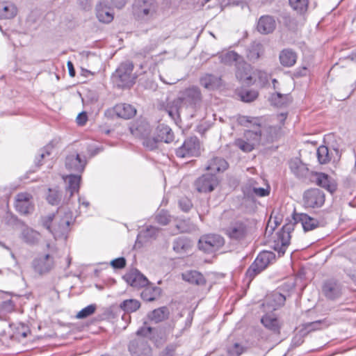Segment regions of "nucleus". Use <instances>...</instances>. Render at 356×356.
Instances as JSON below:
<instances>
[{"instance_id":"54","label":"nucleus","mask_w":356,"mask_h":356,"mask_svg":"<svg viewBox=\"0 0 356 356\" xmlns=\"http://www.w3.org/2000/svg\"><path fill=\"white\" fill-rule=\"evenodd\" d=\"M189 229L188 222L185 220H178L175 224V230L172 232L175 235L179 232H186Z\"/></svg>"},{"instance_id":"32","label":"nucleus","mask_w":356,"mask_h":356,"mask_svg":"<svg viewBox=\"0 0 356 356\" xmlns=\"http://www.w3.org/2000/svg\"><path fill=\"white\" fill-rule=\"evenodd\" d=\"M156 131L160 141L169 143L174 140V134L170 127L163 124H159L157 127Z\"/></svg>"},{"instance_id":"64","label":"nucleus","mask_w":356,"mask_h":356,"mask_svg":"<svg viewBox=\"0 0 356 356\" xmlns=\"http://www.w3.org/2000/svg\"><path fill=\"white\" fill-rule=\"evenodd\" d=\"M87 119H88V118H87L86 113L83 112V113H79L77 115L76 122L79 125H83L86 122Z\"/></svg>"},{"instance_id":"22","label":"nucleus","mask_w":356,"mask_h":356,"mask_svg":"<svg viewBox=\"0 0 356 356\" xmlns=\"http://www.w3.org/2000/svg\"><path fill=\"white\" fill-rule=\"evenodd\" d=\"M159 229L154 226H149L145 229L139 232L136 239V245H143L156 238L159 233Z\"/></svg>"},{"instance_id":"42","label":"nucleus","mask_w":356,"mask_h":356,"mask_svg":"<svg viewBox=\"0 0 356 356\" xmlns=\"http://www.w3.org/2000/svg\"><path fill=\"white\" fill-rule=\"evenodd\" d=\"M271 104L277 107H281L286 105L290 101V97L289 95H283L280 92H275L272 94L269 99Z\"/></svg>"},{"instance_id":"29","label":"nucleus","mask_w":356,"mask_h":356,"mask_svg":"<svg viewBox=\"0 0 356 356\" xmlns=\"http://www.w3.org/2000/svg\"><path fill=\"white\" fill-rule=\"evenodd\" d=\"M66 185L67 191L70 192V196L79 190L81 177L80 175H69L63 177Z\"/></svg>"},{"instance_id":"28","label":"nucleus","mask_w":356,"mask_h":356,"mask_svg":"<svg viewBox=\"0 0 356 356\" xmlns=\"http://www.w3.org/2000/svg\"><path fill=\"white\" fill-rule=\"evenodd\" d=\"M21 237L25 243L34 245L39 242L41 235L36 230L29 227H25L22 231Z\"/></svg>"},{"instance_id":"40","label":"nucleus","mask_w":356,"mask_h":356,"mask_svg":"<svg viewBox=\"0 0 356 356\" xmlns=\"http://www.w3.org/2000/svg\"><path fill=\"white\" fill-rule=\"evenodd\" d=\"M290 235L288 232L282 233L278 238V243L275 247V250L278 252L280 255L284 254L286 248L289 245Z\"/></svg>"},{"instance_id":"44","label":"nucleus","mask_w":356,"mask_h":356,"mask_svg":"<svg viewBox=\"0 0 356 356\" xmlns=\"http://www.w3.org/2000/svg\"><path fill=\"white\" fill-rule=\"evenodd\" d=\"M290 6L298 13L307 11L309 0H289Z\"/></svg>"},{"instance_id":"4","label":"nucleus","mask_w":356,"mask_h":356,"mask_svg":"<svg viewBox=\"0 0 356 356\" xmlns=\"http://www.w3.org/2000/svg\"><path fill=\"white\" fill-rule=\"evenodd\" d=\"M134 65L131 61H125L115 70L112 79L118 88H129L135 81L136 77L133 75Z\"/></svg>"},{"instance_id":"33","label":"nucleus","mask_w":356,"mask_h":356,"mask_svg":"<svg viewBox=\"0 0 356 356\" xmlns=\"http://www.w3.org/2000/svg\"><path fill=\"white\" fill-rule=\"evenodd\" d=\"M192 246L191 241L186 237H179L173 242V250L178 254L186 253Z\"/></svg>"},{"instance_id":"3","label":"nucleus","mask_w":356,"mask_h":356,"mask_svg":"<svg viewBox=\"0 0 356 356\" xmlns=\"http://www.w3.org/2000/svg\"><path fill=\"white\" fill-rule=\"evenodd\" d=\"M237 122L241 126L247 127H254V130H247L244 133V138L248 140L254 148L260 144L261 132L260 127V119L251 116L240 115L237 118Z\"/></svg>"},{"instance_id":"1","label":"nucleus","mask_w":356,"mask_h":356,"mask_svg":"<svg viewBox=\"0 0 356 356\" xmlns=\"http://www.w3.org/2000/svg\"><path fill=\"white\" fill-rule=\"evenodd\" d=\"M201 92L197 87L192 86L181 92L179 96L167 104L165 111L176 124L184 107H194L200 102Z\"/></svg>"},{"instance_id":"62","label":"nucleus","mask_w":356,"mask_h":356,"mask_svg":"<svg viewBox=\"0 0 356 356\" xmlns=\"http://www.w3.org/2000/svg\"><path fill=\"white\" fill-rule=\"evenodd\" d=\"M159 79L160 80L163 82L165 84H168V85H172V84H175L177 82L179 81V79L178 78H176V77H169V78H166L164 76L163 74H159Z\"/></svg>"},{"instance_id":"23","label":"nucleus","mask_w":356,"mask_h":356,"mask_svg":"<svg viewBox=\"0 0 356 356\" xmlns=\"http://www.w3.org/2000/svg\"><path fill=\"white\" fill-rule=\"evenodd\" d=\"M297 222H300L305 232L312 231L319 227V221L314 218L311 217L307 213H300L296 218Z\"/></svg>"},{"instance_id":"52","label":"nucleus","mask_w":356,"mask_h":356,"mask_svg":"<svg viewBox=\"0 0 356 356\" xmlns=\"http://www.w3.org/2000/svg\"><path fill=\"white\" fill-rule=\"evenodd\" d=\"M96 310V305H90L87 307L82 309L81 311H79L77 314L76 315V317L79 319L85 318L90 315H92Z\"/></svg>"},{"instance_id":"57","label":"nucleus","mask_w":356,"mask_h":356,"mask_svg":"<svg viewBox=\"0 0 356 356\" xmlns=\"http://www.w3.org/2000/svg\"><path fill=\"white\" fill-rule=\"evenodd\" d=\"M256 183L253 179H249L248 182L243 187L244 196L252 197V186H255Z\"/></svg>"},{"instance_id":"2","label":"nucleus","mask_w":356,"mask_h":356,"mask_svg":"<svg viewBox=\"0 0 356 356\" xmlns=\"http://www.w3.org/2000/svg\"><path fill=\"white\" fill-rule=\"evenodd\" d=\"M73 220L74 216L71 211L64 207L58 208L54 213V225L52 231L54 238L65 236Z\"/></svg>"},{"instance_id":"41","label":"nucleus","mask_w":356,"mask_h":356,"mask_svg":"<svg viewBox=\"0 0 356 356\" xmlns=\"http://www.w3.org/2000/svg\"><path fill=\"white\" fill-rule=\"evenodd\" d=\"M168 315V309L165 307H163L152 311L150 314H148V318L152 321L159 323L167 318Z\"/></svg>"},{"instance_id":"26","label":"nucleus","mask_w":356,"mask_h":356,"mask_svg":"<svg viewBox=\"0 0 356 356\" xmlns=\"http://www.w3.org/2000/svg\"><path fill=\"white\" fill-rule=\"evenodd\" d=\"M323 292L327 298L335 299L341 294V287L337 282L328 280L323 284Z\"/></svg>"},{"instance_id":"8","label":"nucleus","mask_w":356,"mask_h":356,"mask_svg":"<svg viewBox=\"0 0 356 356\" xmlns=\"http://www.w3.org/2000/svg\"><path fill=\"white\" fill-rule=\"evenodd\" d=\"M176 155L179 158L197 156L200 154V140L197 137L186 139L181 147L176 149Z\"/></svg>"},{"instance_id":"15","label":"nucleus","mask_w":356,"mask_h":356,"mask_svg":"<svg viewBox=\"0 0 356 356\" xmlns=\"http://www.w3.org/2000/svg\"><path fill=\"white\" fill-rule=\"evenodd\" d=\"M131 356H152V349L144 339H134L129 345Z\"/></svg>"},{"instance_id":"59","label":"nucleus","mask_w":356,"mask_h":356,"mask_svg":"<svg viewBox=\"0 0 356 356\" xmlns=\"http://www.w3.org/2000/svg\"><path fill=\"white\" fill-rule=\"evenodd\" d=\"M111 265L113 268H123L126 266V259L124 257L115 259L111 261Z\"/></svg>"},{"instance_id":"60","label":"nucleus","mask_w":356,"mask_h":356,"mask_svg":"<svg viewBox=\"0 0 356 356\" xmlns=\"http://www.w3.org/2000/svg\"><path fill=\"white\" fill-rule=\"evenodd\" d=\"M269 191L264 188L257 187V186H252V197H265L267 196Z\"/></svg>"},{"instance_id":"51","label":"nucleus","mask_w":356,"mask_h":356,"mask_svg":"<svg viewBox=\"0 0 356 356\" xmlns=\"http://www.w3.org/2000/svg\"><path fill=\"white\" fill-rule=\"evenodd\" d=\"M41 224L49 232L52 234L53 227L54 225V213L49 214L41 218Z\"/></svg>"},{"instance_id":"53","label":"nucleus","mask_w":356,"mask_h":356,"mask_svg":"<svg viewBox=\"0 0 356 356\" xmlns=\"http://www.w3.org/2000/svg\"><path fill=\"white\" fill-rule=\"evenodd\" d=\"M254 74V82L258 79L259 83L261 86H264L268 81V74L261 70H256L253 72Z\"/></svg>"},{"instance_id":"7","label":"nucleus","mask_w":356,"mask_h":356,"mask_svg":"<svg viewBox=\"0 0 356 356\" xmlns=\"http://www.w3.org/2000/svg\"><path fill=\"white\" fill-rule=\"evenodd\" d=\"M275 259L272 252L263 251L260 252L254 261L250 265L246 272V277L251 281L254 277L264 270Z\"/></svg>"},{"instance_id":"21","label":"nucleus","mask_w":356,"mask_h":356,"mask_svg":"<svg viewBox=\"0 0 356 356\" xmlns=\"http://www.w3.org/2000/svg\"><path fill=\"white\" fill-rule=\"evenodd\" d=\"M130 131L134 136L143 138L149 136L151 128L146 120H140L136 121L130 127Z\"/></svg>"},{"instance_id":"30","label":"nucleus","mask_w":356,"mask_h":356,"mask_svg":"<svg viewBox=\"0 0 356 356\" xmlns=\"http://www.w3.org/2000/svg\"><path fill=\"white\" fill-rule=\"evenodd\" d=\"M279 58L282 65L289 67L296 63L297 56L293 50L284 49L280 52Z\"/></svg>"},{"instance_id":"12","label":"nucleus","mask_w":356,"mask_h":356,"mask_svg":"<svg viewBox=\"0 0 356 356\" xmlns=\"http://www.w3.org/2000/svg\"><path fill=\"white\" fill-rule=\"evenodd\" d=\"M218 177L211 173H207L200 177L195 182L197 191L200 193H210L218 185Z\"/></svg>"},{"instance_id":"20","label":"nucleus","mask_w":356,"mask_h":356,"mask_svg":"<svg viewBox=\"0 0 356 356\" xmlns=\"http://www.w3.org/2000/svg\"><path fill=\"white\" fill-rule=\"evenodd\" d=\"M276 26L275 19L269 15L261 16L257 23V30L262 34L272 33Z\"/></svg>"},{"instance_id":"43","label":"nucleus","mask_w":356,"mask_h":356,"mask_svg":"<svg viewBox=\"0 0 356 356\" xmlns=\"http://www.w3.org/2000/svg\"><path fill=\"white\" fill-rule=\"evenodd\" d=\"M140 307V303L135 299H129L124 300L120 304V308L127 313L134 312Z\"/></svg>"},{"instance_id":"11","label":"nucleus","mask_w":356,"mask_h":356,"mask_svg":"<svg viewBox=\"0 0 356 356\" xmlns=\"http://www.w3.org/2000/svg\"><path fill=\"white\" fill-rule=\"evenodd\" d=\"M325 202V194L318 188H311L303 195V203L307 208H319Z\"/></svg>"},{"instance_id":"46","label":"nucleus","mask_w":356,"mask_h":356,"mask_svg":"<svg viewBox=\"0 0 356 356\" xmlns=\"http://www.w3.org/2000/svg\"><path fill=\"white\" fill-rule=\"evenodd\" d=\"M61 199V194L56 188H49L47 195V202L52 204H58Z\"/></svg>"},{"instance_id":"39","label":"nucleus","mask_w":356,"mask_h":356,"mask_svg":"<svg viewBox=\"0 0 356 356\" xmlns=\"http://www.w3.org/2000/svg\"><path fill=\"white\" fill-rule=\"evenodd\" d=\"M263 51V46L261 43L252 42L247 49V57L251 61L257 60Z\"/></svg>"},{"instance_id":"49","label":"nucleus","mask_w":356,"mask_h":356,"mask_svg":"<svg viewBox=\"0 0 356 356\" xmlns=\"http://www.w3.org/2000/svg\"><path fill=\"white\" fill-rule=\"evenodd\" d=\"M234 145L244 152H250L254 149L245 138L235 140Z\"/></svg>"},{"instance_id":"16","label":"nucleus","mask_w":356,"mask_h":356,"mask_svg":"<svg viewBox=\"0 0 356 356\" xmlns=\"http://www.w3.org/2000/svg\"><path fill=\"white\" fill-rule=\"evenodd\" d=\"M126 282L136 288H143L149 284V280L139 270L133 269L124 276Z\"/></svg>"},{"instance_id":"58","label":"nucleus","mask_w":356,"mask_h":356,"mask_svg":"<svg viewBox=\"0 0 356 356\" xmlns=\"http://www.w3.org/2000/svg\"><path fill=\"white\" fill-rule=\"evenodd\" d=\"M179 205L180 209L184 212H188L192 207L191 201L187 197L181 198L179 200Z\"/></svg>"},{"instance_id":"34","label":"nucleus","mask_w":356,"mask_h":356,"mask_svg":"<svg viewBox=\"0 0 356 356\" xmlns=\"http://www.w3.org/2000/svg\"><path fill=\"white\" fill-rule=\"evenodd\" d=\"M141 293L142 298L145 301H154L157 299L161 292V288L152 285H147Z\"/></svg>"},{"instance_id":"37","label":"nucleus","mask_w":356,"mask_h":356,"mask_svg":"<svg viewBox=\"0 0 356 356\" xmlns=\"http://www.w3.org/2000/svg\"><path fill=\"white\" fill-rule=\"evenodd\" d=\"M316 182L318 186L325 188L330 193L336 191L337 186L335 183L331 181L329 176L325 173L318 174Z\"/></svg>"},{"instance_id":"5","label":"nucleus","mask_w":356,"mask_h":356,"mask_svg":"<svg viewBox=\"0 0 356 356\" xmlns=\"http://www.w3.org/2000/svg\"><path fill=\"white\" fill-rule=\"evenodd\" d=\"M225 234L233 241L245 239L250 233L249 222L246 220H234L224 229Z\"/></svg>"},{"instance_id":"61","label":"nucleus","mask_w":356,"mask_h":356,"mask_svg":"<svg viewBox=\"0 0 356 356\" xmlns=\"http://www.w3.org/2000/svg\"><path fill=\"white\" fill-rule=\"evenodd\" d=\"M175 345H169L160 353L159 356H175Z\"/></svg>"},{"instance_id":"48","label":"nucleus","mask_w":356,"mask_h":356,"mask_svg":"<svg viewBox=\"0 0 356 356\" xmlns=\"http://www.w3.org/2000/svg\"><path fill=\"white\" fill-rule=\"evenodd\" d=\"M239 96L243 102H251L258 96V92L254 90H243L239 92Z\"/></svg>"},{"instance_id":"14","label":"nucleus","mask_w":356,"mask_h":356,"mask_svg":"<svg viewBox=\"0 0 356 356\" xmlns=\"http://www.w3.org/2000/svg\"><path fill=\"white\" fill-rule=\"evenodd\" d=\"M86 163V160L81 159L76 152L70 153L65 158V168L72 172H83Z\"/></svg>"},{"instance_id":"55","label":"nucleus","mask_w":356,"mask_h":356,"mask_svg":"<svg viewBox=\"0 0 356 356\" xmlns=\"http://www.w3.org/2000/svg\"><path fill=\"white\" fill-rule=\"evenodd\" d=\"M143 145L149 150H153L156 149L157 147L158 142L160 141L158 136H156V138H149L148 136H146L143 137Z\"/></svg>"},{"instance_id":"9","label":"nucleus","mask_w":356,"mask_h":356,"mask_svg":"<svg viewBox=\"0 0 356 356\" xmlns=\"http://www.w3.org/2000/svg\"><path fill=\"white\" fill-rule=\"evenodd\" d=\"M224 239L218 234L202 236L198 241L199 248L205 252L211 253L218 250L224 245Z\"/></svg>"},{"instance_id":"25","label":"nucleus","mask_w":356,"mask_h":356,"mask_svg":"<svg viewBox=\"0 0 356 356\" xmlns=\"http://www.w3.org/2000/svg\"><path fill=\"white\" fill-rule=\"evenodd\" d=\"M113 111L118 117L124 119H129L136 113V110L134 106L124 103L115 105Z\"/></svg>"},{"instance_id":"31","label":"nucleus","mask_w":356,"mask_h":356,"mask_svg":"<svg viewBox=\"0 0 356 356\" xmlns=\"http://www.w3.org/2000/svg\"><path fill=\"white\" fill-rule=\"evenodd\" d=\"M236 78L243 84L251 85L254 83V74L250 72V66L244 65L242 69L238 68L236 73Z\"/></svg>"},{"instance_id":"13","label":"nucleus","mask_w":356,"mask_h":356,"mask_svg":"<svg viewBox=\"0 0 356 356\" xmlns=\"http://www.w3.org/2000/svg\"><path fill=\"white\" fill-rule=\"evenodd\" d=\"M32 195L29 193H19L15 196V207L22 215H28L34 209Z\"/></svg>"},{"instance_id":"50","label":"nucleus","mask_w":356,"mask_h":356,"mask_svg":"<svg viewBox=\"0 0 356 356\" xmlns=\"http://www.w3.org/2000/svg\"><path fill=\"white\" fill-rule=\"evenodd\" d=\"M171 218L167 211L161 210L156 215L155 220L159 224L166 225L171 221Z\"/></svg>"},{"instance_id":"38","label":"nucleus","mask_w":356,"mask_h":356,"mask_svg":"<svg viewBox=\"0 0 356 356\" xmlns=\"http://www.w3.org/2000/svg\"><path fill=\"white\" fill-rule=\"evenodd\" d=\"M219 58L220 62L225 65H232L234 63L238 65L242 60V57L234 51L222 53L219 56Z\"/></svg>"},{"instance_id":"35","label":"nucleus","mask_w":356,"mask_h":356,"mask_svg":"<svg viewBox=\"0 0 356 356\" xmlns=\"http://www.w3.org/2000/svg\"><path fill=\"white\" fill-rule=\"evenodd\" d=\"M184 280L197 285H203L206 280L204 276L196 270H189L182 273Z\"/></svg>"},{"instance_id":"19","label":"nucleus","mask_w":356,"mask_h":356,"mask_svg":"<svg viewBox=\"0 0 356 356\" xmlns=\"http://www.w3.org/2000/svg\"><path fill=\"white\" fill-rule=\"evenodd\" d=\"M227 161L221 156H213L205 167V170L211 172H222L228 168Z\"/></svg>"},{"instance_id":"10","label":"nucleus","mask_w":356,"mask_h":356,"mask_svg":"<svg viewBox=\"0 0 356 356\" xmlns=\"http://www.w3.org/2000/svg\"><path fill=\"white\" fill-rule=\"evenodd\" d=\"M32 266L39 275L47 274L55 266L54 258L49 254L38 255L33 259Z\"/></svg>"},{"instance_id":"36","label":"nucleus","mask_w":356,"mask_h":356,"mask_svg":"<svg viewBox=\"0 0 356 356\" xmlns=\"http://www.w3.org/2000/svg\"><path fill=\"white\" fill-rule=\"evenodd\" d=\"M17 13V7L10 2L0 3V18L10 19Z\"/></svg>"},{"instance_id":"6","label":"nucleus","mask_w":356,"mask_h":356,"mask_svg":"<svg viewBox=\"0 0 356 356\" xmlns=\"http://www.w3.org/2000/svg\"><path fill=\"white\" fill-rule=\"evenodd\" d=\"M157 4L154 0H136L134 4V15L140 19L149 20L156 16Z\"/></svg>"},{"instance_id":"47","label":"nucleus","mask_w":356,"mask_h":356,"mask_svg":"<svg viewBox=\"0 0 356 356\" xmlns=\"http://www.w3.org/2000/svg\"><path fill=\"white\" fill-rule=\"evenodd\" d=\"M317 157L320 163L325 164L327 163L330 159L329 150L327 147L321 145L317 149Z\"/></svg>"},{"instance_id":"24","label":"nucleus","mask_w":356,"mask_h":356,"mask_svg":"<svg viewBox=\"0 0 356 356\" xmlns=\"http://www.w3.org/2000/svg\"><path fill=\"white\" fill-rule=\"evenodd\" d=\"M97 17L103 23H109L113 19V14L106 1L99 2L96 6Z\"/></svg>"},{"instance_id":"18","label":"nucleus","mask_w":356,"mask_h":356,"mask_svg":"<svg viewBox=\"0 0 356 356\" xmlns=\"http://www.w3.org/2000/svg\"><path fill=\"white\" fill-rule=\"evenodd\" d=\"M286 300V298L282 293L275 291L270 295L268 296L266 300L265 304H264V308L266 310L275 311L280 307L282 306Z\"/></svg>"},{"instance_id":"45","label":"nucleus","mask_w":356,"mask_h":356,"mask_svg":"<svg viewBox=\"0 0 356 356\" xmlns=\"http://www.w3.org/2000/svg\"><path fill=\"white\" fill-rule=\"evenodd\" d=\"M53 149H54V147L51 144L47 145L44 148L41 149L39 151L38 155L35 158V165L37 166L41 165L42 164V160L44 159L47 156H49L51 154Z\"/></svg>"},{"instance_id":"27","label":"nucleus","mask_w":356,"mask_h":356,"mask_svg":"<svg viewBox=\"0 0 356 356\" xmlns=\"http://www.w3.org/2000/svg\"><path fill=\"white\" fill-rule=\"evenodd\" d=\"M200 84L205 88L213 90L220 86L222 80L220 76L207 74L201 77Z\"/></svg>"},{"instance_id":"17","label":"nucleus","mask_w":356,"mask_h":356,"mask_svg":"<svg viewBox=\"0 0 356 356\" xmlns=\"http://www.w3.org/2000/svg\"><path fill=\"white\" fill-rule=\"evenodd\" d=\"M261 323L268 330L275 334H279L282 327V323L273 311L266 312L261 318Z\"/></svg>"},{"instance_id":"63","label":"nucleus","mask_w":356,"mask_h":356,"mask_svg":"<svg viewBox=\"0 0 356 356\" xmlns=\"http://www.w3.org/2000/svg\"><path fill=\"white\" fill-rule=\"evenodd\" d=\"M151 332L152 328L150 327L143 326L138 330L136 334L138 336L147 337L149 334H150Z\"/></svg>"},{"instance_id":"56","label":"nucleus","mask_w":356,"mask_h":356,"mask_svg":"<svg viewBox=\"0 0 356 356\" xmlns=\"http://www.w3.org/2000/svg\"><path fill=\"white\" fill-rule=\"evenodd\" d=\"M242 353L243 348L238 343H235L227 348V353L223 356H239Z\"/></svg>"}]
</instances>
